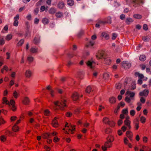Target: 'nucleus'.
Wrapping results in <instances>:
<instances>
[{"label":"nucleus","instance_id":"obj_31","mask_svg":"<svg viewBox=\"0 0 151 151\" xmlns=\"http://www.w3.org/2000/svg\"><path fill=\"white\" fill-rule=\"evenodd\" d=\"M104 145L107 148L111 147L112 145L111 143L107 141L105 142Z\"/></svg>","mask_w":151,"mask_h":151},{"label":"nucleus","instance_id":"obj_63","mask_svg":"<svg viewBox=\"0 0 151 151\" xmlns=\"http://www.w3.org/2000/svg\"><path fill=\"white\" fill-rule=\"evenodd\" d=\"M125 18V15L124 14H122L120 16V19L122 20L124 19Z\"/></svg>","mask_w":151,"mask_h":151},{"label":"nucleus","instance_id":"obj_64","mask_svg":"<svg viewBox=\"0 0 151 151\" xmlns=\"http://www.w3.org/2000/svg\"><path fill=\"white\" fill-rule=\"evenodd\" d=\"M117 37V35L115 33H113L112 34V39L113 40H114L116 39V37Z\"/></svg>","mask_w":151,"mask_h":151},{"label":"nucleus","instance_id":"obj_24","mask_svg":"<svg viewBox=\"0 0 151 151\" xmlns=\"http://www.w3.org/2000/svg\"><path fill=\"white\" fill-rule=\"evenodd\" d=\"M40 37L38 36H36L34 40V43L35 44H37L39 42Z\"/></svg>","mask_w":151,"mask_h":151},{"label":"nucleus","instance_id":"obj_1","mask_svg":"<svg viewBox=\"0 0 151 151\" xmlns=\"http://www.w3.org/2000/svg\"><path fill=\"white\" fill-rule=\"evenodd\" d=\"M54 103L61 110H63L64 108L66 106V101L65 99H62L60 101H55Z\"/></svg>","mask_w":151,"mask_h":151},{"label":"nucleus","instance_id":"obj_8","mask_svg":"<svg viewBox=\"0 0 151 151\" xmlns=\"http://www.w3.org/2000/svg\"><path fill=\"white\" fill-rule=\"evenodd\" d=\"M126 95H128L132 99H134V97L135 95V93L134 92L127 91L126 93Z\"/></svg>","mask_w":151,"mask_h":151},{"label":"nucleus","instance_id":"obj_45","mask_svg":"<svg viewBox=\"0 0 151 151\" xmlns=\"http://www.w3.org/2000/svg\"><path fill=\"white\" fill-rule=\"evenodd\" d=\"M98 22L99 23L100 25H104L106 23L105 20H99L98 21Z\"/></svg>","mask_w":151,"mask_h":151},{"label":"nucleus","instance_id":"obj_17","mask_svg":"<svg viewBox=\"0 0 151 151\" xmlns=\"http://www.w3.org/2000/svg\"><path fill=\"white\" fill-rule=\"evenodd\" d=\"M32 72L29 70H27L25 73V76L26 77L30 78L32 75Z\"/></svg>","mask_w":151,"mask_h":151},{"label":"nucleus","instance_id":"obj_53","mask_svg":"<svg viewBox=\"0 0 151 151\" xmlns=\"http://www.w3.org/2000/svg\"><path fill=\"white\" fill-rule=\"evenodd\" d=\"M87 65L89 67L91 68H92V62H91L90 61H88L86 63Z\"/></svg>","mask_w":151,"mask_h":151},{"label":"nucleus","instance_id":"obj_48","mask_svg":"<svg viewBox=\"0 0 151 151\" xmlns=\"http://www.w3.org/2000/svg\"><path fill=\"white\" fill-rule=\"evenodd\" d=\"M49 133L50 137L55 136L57 135L58 134L57 132H50Z\"/></svg>","mask_w":151,"mask_h":151},{"label":"nucleus","instance_id":"obj_46","mask_svg":"<svg viewBox=\"0 0 151 151\" xmlns=\"http://www.w3.org/2000/svg\"><path fill=\"white\" fill-rule=\"evenodd\" d=\"M6 122L4 120L2 117L0 118V125H2L5 123Z\"/></svg>","mask_w":151,"mask_h":151},{"label":"nucleus","instance_id":"obj_30","mask_svg":"<svg viewBox=\"0 0 151 151\" xmlns=\"http://www.w3.org/2000/svg\"><path fill=\"white\" fill-rule=\"evenodd\" d=\"M133 17L136 19H141L142 18V16L140 14H135L133 15Z\"/></svg>","mask_w":151,"mask_h":151},{"label":"nucleus","instance_id":"obj_54","mask_svg":"<svg viewBox=\"0 0 151 151\" xmlns=\"http://www.w3.org/2000/svg\"><path fill=\"white\" fill-rule=\"evenodd\" d=\"M17 119V117L16 116H12L10 118V120L11 122L14 121L16 120Z\"/></svg>","mask_w":151,"mask_h":151},{"label":"nucleus","instance_id":"obj_55","mask_svg":"<svg viewBox=\"0 0 151 151\" xmlns=\"http://www.w3.org/2000/svg\"><path fill=\"white\" fill-rule=\"evenodd\" d=\"M108 124H109V125L111 127H114L115 126V122L113 121H109Z\"/></svg>","mask_w":151,"mask_h":151},{"label":"nucleus","instance_id":"obj_12","mask_svg":"<svg viewBox=\"0 0 151 151\" xmlns=\"http://www.w3.org/2000/svg\"><path fill=\"white\" fill-rule=\"evenodd\" d=\"M72 97L73 101H77L79 98V95L77 92H75L73 93Z\"/></svg>","mask_w":151,"mask_h":151},{"label":"nucleus","instance_id":"obj_51","mask_svg":"<svg viewBox=\"0 0 151 151\" xmlns=\"http://www.w3.org/2000/svg\"><path fill=\"white\" fill-rule=\"evenodd\" d=\"M121 84L120 83H117L115 85V87L116 89H120L121 88Z\"/></svg>","mask_w":151,"mask_h":151},{"label":"nucleus","instance_id":"obj_40","mask_svg":"<svg viewBox=\"0 0 151 151\" xmlns=\"http://www.w3.org/2000/svg\"><path fill=\"white\" fill-rule=\"evenodd\" d=\"M111 132V129L109 128H107L105 129V132L106 134H110Z\"/></svg>","mask_w":151,"mask_h":151},{"label":"nucleus","instance_id":"obj_50","mask_svg":"<svg viewBox=\"0 0 151 151\" xmlns=\"http://www.w3.org/2000/svg\"><path fill=\"white\" fill-rule=\"evenodd\" d=\"M60 140V139L59 138L55 136L54 137L53 139V142H58Z\"/></svg>","mask_w":151,"mask_h":151},{"label":"nucleus","instance_id":"obj_11","mask_svg":"<svg viewBox=\"0 0 151 151\" xmlns=\"http://www.w3.org/2000/svg\"><path fill=\"white\" fill-rule=\"evenodd\" d=\"M65 4L64 2L63 1H59L57 5L58 8L60 9H63L65 7Z\"/></svg>","mask_w":151,"mask_h":151},{"label":"nucleus","instance_id":"obj_61","mask_svg":"<svg viewBox=\"0 0 151 151\" xmlns=\"http://www.w3.org/2000/svg\"><path fill=\"white\" fill-rule=\"evenodd\" d=\"M107 147L105 145H103L101 147L102 149L104 151H106L107 150Z\"/></svg>","mask_w":151,"mask_h":151},{"label":"nucleus","instance_id":"obj_25","mask_svg":"<svg viewBox=\"0 0 151 151\" xmlns=\"http://www.w3.org/2000/svg\"><path fill=\"white\" fill-rule=\"evenodd\" d=\"M107 141L111 143L114 140V138L112 136H109L107 138Z\"/></svg>","mask_w":151,"mask_h":151},{"label":"nucleus","instance_id":"obj_10","mask_svg":"<svg viewBox=\"0 0 151 151\" xmlns=\"http://www.w3.org/2000/svg\"><path fill=\"white\" fill-rule=\"evenodd\" d=\"M122 64L123 67L126 69H129L131 66V64L130 63H127L126 61L123 62Z\"/></svg>","mask_w":151,"mask_h":151},{"label":"nucleus","instance_id":"obj_36","mask_svg":"<svg viewBox=\"0 0 151 151\" xmlns=\"http://www.w3.org/2000/svg\"><path fill=\"white\" fill-rule=\"evenodd\" d=\"M42 22L45 24H47L49 22L48 19L45 18L42 19Z\"/></svg>","mask_w":151,"mask_h":151},{"label":"nucleus","instance_id":"obj_2","mask_svg":"<svg viewBox=\"0 0 151 151\" xmlns=\"http://www.w3.org/2000/svg\"><path fill=\"white\" fill-rule=\"evenodd\" d=\"M68 123H66L65 124V127L66 128L65 129L67 130L66 131L65 133L69 134L70 132L72 134H73V131H74L75 129V126H72L70 125L68 126Z\"/></svg>","mask_w":151,"mask_h":151},{"label":"nucleus","instance_id":"obj_49","mask_svg":"<svg viewBox=\"0 0 151 151\" xmlns=\"http://www.w3.org/2000/svg\"><path fill=\"white\" fill-rule=\"evenodd\" d=\"M131 99H132L130 97L129 98L128 97H126L125 99V101L128 103H129L131 102Z\"/></svg>","mask_w":151,"mask_h":151},{"label":"nucleus","instance_id":"obj_32","mask_svg":"<svg viewBox=\"0 0 151 151\" xmlns=\"http://www.w3.org/2000/svg\"><path fill=\"white\" fill-rule=\"evenodd\" d=\"M44 114L45 116H49L50 115V112L48 109L45 110Z\"/></svg>","mask_w":151,"mask_h":151},{"label":"nucleus","instance_id":"obj_47","mask_svg":"<svg viewBox=\"0 0 151 151\" xmlns=\"http://www.w3.org/2000/svg\"><path fill=\"white\" fill-rule=\"evenodd\" d=\"M56 16L58 18H60L63 16V14L60 12H58L56 13Z\"/></svg>","mask_w":151,"mask_h":151},{"label":"nucleus","instance_id":"obj_5","mask_svg":"<svg viewBox=\"0 0 151 151\" xmlns=\"http://www.w3.org/2000/svg\"><path fill=\"white\" fill-rule=\"evenodd\" d=\"M149 92L148 90L146 89L139 92V95L141 96L147 97L148 95Z\"/></svg>","mask_w":151,"mask_h":151},{"label":"nucleus","instance_id":"obj_28","mask_svg":"<svg viewBox=\"0 0 151 151\" xmlns=\"http://www.w3.org/2000/svg\"><path fill=\"white\" fill-rule=\"evenodd\" d=\"M42 137L44 139H47L48 138H50V135L49 133H45L42 135Z\"/></svg>","mask_w":151,"mask_h":151},{"label":"nucleus","instance_id":"obj_22","mask_svg":"<svg viewBox=\"0 0 151 151\" xmlns=\"http://www.w3.org/2000/svg\"><path fill=\"white\" fill-rule=\"evenodd\" d=\"M19 127L17 125H14L12 127V130L14 132H17L19 130Z\"/></svg>","mask_w":151,"mask_h":151},{"label":"nucleus","instance_id":"obj_23","mask_svg":"<svg viewBox=\"0 0 151 151\" xmlns=\"http://www.w3.org/2000/svg\"><path fill=\"white\" fill-rule=\"evenodd\" d=\"M133 21L132 19L130 18H127L126 19L125 22L126 23L128 24H129L130 23L132 22Z\"/></svg>","mask_w":151,"mask_h":151},{"label":"nucleus","instance_id":"obj_37","mask_svg":"<svg viewBox=\"0 0 151 151\" xmlns=\"http://www.w3.org/2000/svg\"><path fill=\"white\" fill-rule=\"evenodd\" d=\"M24 42V40L23 39H21L18 42L17 44V45L18 46H21L23 44Z\"/></svg>","mask_w":151,"mask_h":151},{"label":"nucleus","instance_id":"obj_7","mask_svg":"<svg viewBox=\"0 0 151 151\" xmlns=\"http://www.w3.org/2000/svg\"><path fill=\"white\" fill-rule=\"evenodd\" d=\"M104 53V52L103 51L100 50L99 51L96 55V58L98 59L101 58L103 57Z\"/></svg>","mask_w":151,"mask_h":151},{"label":"nucleus","instance_id":"obj_43","mask_svg":"<svg viewBox=\"0 0 151 151\" xmlns=\"http://www.w3.org/2000/svg\"><path fill=\"white\" fill-rule=\"evenodd\" d=\"M5 43V41L4 38L2 37H0V45H3Z\"/></svg>","mask_w":151,"mask_h":151},{"label":"nucleus","instance_id":"obj_57","mask_svg":"<svg viewBox=\"0 0 151 151\" xmlns=\"http://www.w3.org/2000/svg\"><path fill=\"white\" fill-rule=\"evenodd\" d=\"M140 101L142 103L144 104L145 102V99L143 97H142L140 98Z\"/></svg>","mask_w":151,"mask_h":151},{"label":"nucleus","instance_id":"obj_60","mask_svg":"<svg viewBox=\"0 0 151 151\" xmlns=\"http://www.w3.org/2000/svg\"><path fill=\"white\" fill-rule=\"evenodd\" d=\"M45 7L44 6H42L40 8V11L41 12L44 11L45 10Z\"/></svg>","mask_w":151,"mask_h":151},{"label":"nucleus","instance_id":"obj_6","mask_svg":"<svg viewBox=\"0 0 151 151\" xmlns=\"http://www.w3.org/2000/svg\"><path fill=\"white\" fill-rule=\"evenodd\" d=\"M58 119L57 117H55L52 121V125L54 127L56 128L58 127L59 124L57 120Z\"/></svg>","mask_w":151,"mask_h":151},{"label":"nucleus","instance_id":"obj_26","mask_svg":"<svg viewBox=\"0 0 151 151\" xmlns=\"http://www.w3.org/2000/svg\"><path fill=\"white\" fill-rule=\"evenodd\" d=\"M102 121L105 124H108L110 121L109 118L106 117H104Z\"/></svg>","mask_w":151,"mask_h":151},{"label":"nucleus","instance_id":"obj_56","mask_svg":"<svg viewBox=\"0 0 151 151\" xmlns=\"http://www.w3.org/2000/svg\"><path fill=\"white\" fill-rule=\"evenodd\" d=\"M143 29L145 30H147L148 29V26L147 24H145L143 25Z\"/></svg>","mask_w":151,"mask_h":151},{"label":"nucleus","instance_id":"obj_38","mask_svg":"<svg viewBox=\"0 0 151 151\" xmlns=\"http://www.w3.org/2000/svg\"><path fill=\"white\" fill-rule=\"evenodd\" d=\"M92 90V88L90 86H88L86 89V92L88 93H89Z\"/></svg>","mask_w":151,"mask_h":151},{"label":"nucleus","instance_id":"obj_29","mask_svg":"<svg viewBox=\"0 0 151 151\" xmlns=\"http://www.w3.org/2000/svg\"><path fill=\"white\" fill-rule=\"evenodd\" d=\"M67 4L69 6H72L73 5L74 2L73 0H68Z\"/></svg>","mask_w":151,"mask_h":151},{"label":"nucleus","instance_id":"obj_41","mask_svg":"<svg viewBox=\"0 0 151 151\" xmlns=\"http://www.w3.org/2000/svg\"><path fill=\"white\" fill-rule=\"evenodd\" d=\"M146 118L143 116H142L140 117V121L143 124H144L145 122Z\"/></svg>","mask_w":151,"mask_h":151},{"label":"nucleus","instance_id":"obj_14","mask_svg":"<svg viewBox=\"0 0 151 151\" xmlns=\"http://www.w3.org/2000/svg\"><path fill=\"white\" fill-rule=\"evenodd\" d=\"M30 101L28 97H24L22 101L23 103L25 105H28Z\"/></svg>","mask_w":151,"mask_h":151},{"label":"nucleus","instance_id":"obj_34","mask_svg":"<svg viewBox=\"0 0 151 151\" xmlns=\"http://www.w3.org/2000/svg\"><path fill=\"white\" fill-rule=\"evenodd\" d=\"M13 96L15 98L17 99L19 96V94L16 91H15L13 92Z\"/></svg>","mask_w":151,"mask_h":151},{"label":"nucleus","instance_id":"obj_15","mask_svg":"<svg viewBox=\"0 0 151 151\" xmlns=\"http://www.w3.org/2000/svg\"><path fill=\"white\" fill-rule=\"evenodd\" d=\"M126 135L130 140H132L133 134L131 132H130L129 131H127L126 133Z\"/></svg>","mask_w":151,"mask_h":151},{"label":"nucleus","instance_id":"obj_52","mask_svg":"<svg viewBox=\"0 0 151 151\" xmlns=\"http://www.w3.org/2000/svg\"><path fill=\"white\" fill-rule=\"evenodd\" d=\"M130 114L132 116H134L135 114V111L134 110H132L130 112Z\"/></svg>","mask_w":151,"mask_h":151},{"label":"nucleus","instance_id":"obj_19","mask_svg":"<svg viewBox=\"0 0 151 151\" xmlns=\"http://www.w3.org/2000/svg\"><path fill=\"white\" fill-rule=\"evenodd\" d=\"M146 59V57L144 55H140L139 57V60L142 62L145 61Z\"/></svg>","mask_w":151,"mask_h":151},{"label":"nucleus","instance_id":"obj_4","mask_svg":"<svg viewBox=\"0 0 151 151\" xmlns=\"http://www.w3.org/2000/svg\"><path fill=\"white\" fill-rule=\"evenodd\" d=\"M132 2L134 4V6L135 7L137 6L136 5H140L144 3V0H131Z\"/></svg>","mask_w":151,"mask_h":151},{"label":"nucleus","instance_id":"obj_62","mask_svg":"<svg viewBox=\"0 0 151 151\" xmlns=\"http://www.w3.org/2000/svg\"><path fill=\"white\" fill-rule=\"evenodd\" d=\"M50 94L52 97H53L54 96V91L52 90H51L50 91Z\"/></svg>","mask_w":151,"mask_h":151},{"label":"nucleus","instance_id":"obj_21","mask_svg":"<svg viewBox=\"0 0 151 151\" xmlns=\"http://www.w3.org/2000/svg\"><path fill=\"white\" fill-rule=\"evenodd\" d=\"M106 23L111 24V18L110 17H108L105 19Z\"/></svg>","mask_w":151,"mask_h":151},{"label":"nucleus","instance_id":"obj_59","mask_svg":"<svg viewBox=\"0 0 151 151\" xmlns=\"http://www.w3.org/2000/svg\"><path fill=\"white\" fill-rule=\"evenodd\" d=\"M72 113L70 112H67L66 114V116H67V117H71L72 116Z\"/></svg>","mask_w":151,"mask_h":151},{"label":"nucleus","instance_id":"obj_58","mask_svg":"<svg viewBox=\"0 0 151 151\" xmlns=\"http://www.w3.org/2000/svg\"><path fill=\"white\" fill-rule=\"evenodd\" d=\"M140 66L142 70H145L146 68V65L144 64H141Z\"/></svg>","mask_w":151,"mask_h":151},{"label":"nucleus","instance_id":"obj_18","mask_svg":"<svg viewBox=\"0 0 151 151\" xmlns=\"http://www.w3.org/2000/svg\"><path fill=\"white\" fill-rule=\"evenodd\" d=\"M2 101L3 104L5 103L8 105H9L10 104V102H9V101L7 100V98L5 97H4L3 98Z\"/></svg>","mask_w":151,"mask_h":151},{"label":"nucleus","instance_id":"obj_13","mask_svg":"<svg viewBox=\"0 0 151 151\" xmlns=\"http://www.w3.org/2000/svg\"><path fill=\"white\" fill-rule=\"evenodd\" d=\"M124 125L127 126L128 127L127 129H130L131 128V126L130 125L131 121L130 120H124Z\"/></svg>","mask_w":151,"mask_h":151},{"label":"nucleus","instance_id":"obj_39","mask_svg":"<svg viewBox=\"0 0 151 151\" xmlns=\"http://www.w3.org/2000/svg\"><path fill=\"white\" fill-rule=\"evenodd\" d=\"M6 136L2 135L0 137V140L2 142H4L6 140Z\"/></svg>","mask_w":151,"mask_h":151},{"label":"nucleus","instance_id":"obj_42","mask_svg":"<svg viewBox=\"0 0 151 151\" xmlns=\"http://www.w3.org/2000/svg\"><path fill=\"white\" fill-rule=\"evenodd\" d=\"M12 35L11 34L8 35L6 38V40L7 41H9L12 39Z\"/></svg>","mask_w":151,"mask_h":151},{"label":"nucleus","instance_id":"obj_33","mask_svg":"<svg viewBox=\"0 0 151 151\" xmlns=\"http://www.w3.org/2000/svg\"><path fill=\"white\" fill-rule=\"evenodd\" d=\"M102 37L105 38L106 39H108L109 38V35L105 32H103L102 33Z\"/></svg>","mask_w":151,"mask_h":151},{"label":"nucleus","instance_id":"obj_9","mask_svg":"<svg viewBox=\"0 0 151 151\" xmlns=\"http://www.w3.org/2000/svg\"><path fill=\"white\" fill-rule=\"evenodd\" d=\"M19 15L17 14L16 16L14 18V21L13 23V25L15 26H17L18 24V20L19 19Z\"/></svg>","mask_w":151,"mask_h":151},{"label":"nucleus","instance_id":"obj_16","mask_svg":"<svg viewBox=\"0 0 151 151\" xmlns=\"http://www.w3.org/2000/svg\"><path fill=\"white\" fill-rule=\"evenodd\" d=\"M109 101L110 103L114 104L116 102V99L114 97H111L109 98Z\"/></svg>","mask_w":151,"mask_h":151},{"label":"nucleus","instance_id":"obj_27","mask_svg":"<svg viewBox=\"0 0 151 151\" xmlns=\"http://www.w3.org/2000/svg\"><path fill=\"white\" fill-rule=\"evenodd\" d=\"M56 12V9L53 7L51 8L49 10V12L50 14H54Z\"/></svg>","mask_w":151,"mask_h":151},{"label":"nucleus","instance_id":"obj_3","mask_svg":"<svg viewBox=\"0 0 151 151\" xmlns=\"http://www.w3.org/2000/svg\"><path fill=\"white\" fill-rule=\"evenodd\" d=\"M15 102L14 100L11 99L10 100V104L9 105L10 106L11 109L13 111H16L17 107L15 106Z\"/></svg>","mask_w":151,"mask_h":151},{"label":"nucleus","instance_id":"obj_35","mask_svg":"<svg viewBox=\"0 0 151 151\" xmlns=\"http://www.w3.org/2000/svg\"><path fill=\"white\" fill-rule=\"evenodd\" d=\"M30 51L33 53H37V48L32 47L30 49Z\"/></svg>","mask_w":151,"mask_h":151},{"label":"nucleus","instance_id":"obj_20","mask_svg":"<svg viewBox=\"0 0 151 151\" xmlns=\"http://www.w3.org/2000/svg\"><path fill=\"white\" fill-rule=\"evenodd\" d=\"M104 62L105 64L107 65L111 63V60L109 58L105 59Z\"/></svg>","mask_w":151,"mask_h":151},{"label":"nucleus","instance_id":"obj_44","mask_svg":"<svg viewBox=\"0 0 151 151\" xmlns=\"http://www.w3.org/2000/svg\"><path fill=\"white\" fill-rule=\"evenodd\" d=\"M122 113L123 114H127L128 113V109L127 108L123 109L122 111Z\"/></svg>","mask_w":151,"mask_h":151}]
</instances>
